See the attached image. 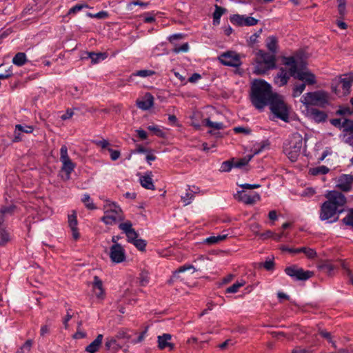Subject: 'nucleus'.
<instances>
[{"mask_svg": "<svg viewBox=\"0 0 353 353\" xmlns=\"http://www.w3.org/2000/svg\"><path fill=\"white\" fill-rule=\"evenodd\" d=\"M325 201L321 206L319 218L321 221H327L331 219L330 223L336 221L339 214L343 212V206L347 202L344 194L338 191H330L326 195Z\"/></svg>", "mask_w": 353, "mask_h": 353, "instance_id": "1", "label": "nucleus"}, {"mask_svg": "<svg viewBox=\"0 0 353 353\" xmlns=\"http://www.w3.org/2000/svg\"><path fill=\"white\" fill-rule=\"evenodd\" d=\"M275 94L270 84L264 80L256 79L251 85L250 100L257 110H262Z\"/></svg>", "mask_w": 353, "mask_h": 353, "instance_id": "2", "label": "nucleus"}, {"mask_svg": "<svg viewBox=\"0 0 353 353\" xmlns=\"http://www.w3.org/2000/svg\"><path fill=\"white\" fill-rule=\"evenodd\" d=\"M284 64L290 67V74L294 79L304 81L305 85H314L316 83L315 75L306 69V63L299 61L294 57L285 59Z\"/></svg>", "mask_w": 353, "mask_h": 353, "instance_id": "3", "label": "nucleus"}, {"mask_svg": "<svg viewBox=\"0 0 353 353\" xmlns=\"http://www.w3.org/2000/svg\"><path fill=\"white\" fill-rule=\"evenodd\" d=\"M303 139L302 135L298 132L293 133L284 143L283 151L288 159L292 161H296L303 148Z\"/></svg>", "mask_w": 353, "mask_h": 353, "instance_id": "4", "label": "nucleus"}, {"mask_svg": "<svg viewBox=\"0 0 353 353\" xmlns=\"http://www.w3.org/2000/svg\"><path fill=\"white\" fill-rule=\"evenodd\" d=\"M276 59L274 54L259 50L256 53V64L254 72L256 74H263L268 70L275 68Z\"/></svg>", "mask_w": 353, "mask_h": 353, "instance_id": "5", "label": "nucleus"}, {"mask_svg": "<svg viewBox=\"0 0 353 353\" xmlns=\"http://www.w3.org/2000/svg\"><path fill=\"white\" fill-rule=\"evenodd\" d=\"M301 102L307 106L312 105L324 108L329 104L330 96L322 90L310 92L302 96Z\"/></svg>", "mask_w": 353, "mask_h": 353, "instance_id": "6", "label": "nucleus"}, {"mask_svg": "<svg viewBox=\"0 0 353 353\" xmlns=\"http://www.w3.org/2000/svg\"><path fill=\"white\" fill-rule=\"evenodd\" d=\"M268 105H270V110L277 118L284 121L288 120V108L281 95L276 93Z\"/></svg>", "mask_w": 353, "mask_h": 353, "instance_id": "7", "label": "nucleus"}, {"mask_svg": "<svg viewBox=\"0 0 353 353\" xmlns=\"http://www.w3.org/2000/svg\"><path fill=\"white\" fill-rule=\"evenodd\" d=\"M123 220L124 216L121 208L114 203L109 204V208L101 218V221L106 225H113Z\"/></svg>", "mask_w": 353, "mask_h": 353, "instance_id": "8", "label": "nucleus"}, {"mask_svg": "<svg viewBox=\"0 0 353 353\" xmlns=\"http://www.w3.org/2000/svg\"><path fill=\"white\" fill-rule=\"evenodd\" d=\"M60 161L62 163L61 171L65 173L66 179H70L71 173L76 168V163L70 159L65 145H63L60 148Z\"/></svg>", "mask_w": 353, "mask_h": 353, "instance_id": "9", "label": "nucleus"}, {"mask_svg": "<svg viewBox=\"0 0 353 353\" xmlns=\"http://www.w3.org/2000/svg\"><path fill=\"white\" fill-rule=\"evenodd\" d=\"M14 209V205L3 206L0 209V236L4 243L9 240V234L6 230L5 221L7 216L12 215Z\"/></svg>", "mask_w": 353, "mask_h": 353, "instance_id": "10", "label": "nucleus"}, {"mask_svg": "<svg viewBox=\"0 0 353 353\" xmlns=\"http://www.w3.org/2000/svg\"><path fill=\"white\" fill-rule=\"evenodd\" d=\"M287 275L296 281H305L311 278L314 273L312 271H305L302 268H298L296 265H291L285 269Z\"/></svg>", "mask_w": 353, "mask_h": 353, "instance_id": "11", "label": "nucleus"}, {"mask_svg": "<svg viewBox=\"0 0 353 353\" xmlns=\"http://www.w3.org/2000/svg\"><path fill=\"white\" fill-rule=\"evenodd\" d=\"M220 62L227 66L239 67L241 65L239 55L233 51L223 53L219 57Z\"/></svg>", "mask_w": 353, "mask_h": 353, "instance_id": "12", "label": "nucleus"}, {"mask_svg": "<svg viewBox=\"0 0 353 353\" xmlns=\"http://www.w3.org/2000/svg\"><path fill=\"white\" fill-rule=\"evenodd\" d=\"M110 258L112 262L116 263H121L125 260V252L121 244H113L110 247Z\"/></svg>", "mask_w": 353, "mask_h": 353, "instance_id": "13", "label": "nucleus"}, {"mask_svg": "<svg viewBox=\"0 0 353 353\" xmlns=\"http://www.w3.org/2000/svg\"><path fill=\"white\" fill-rule=\"evenodd\" d=\"M119 228L125 234L128 242L132 243L138 239L139 234L132 228L131 221H127L124 223H121L119 225Z\"/></svg>", "mask_w": 353, "mask_h": 353, "instance_id": "14", "label": "nucleus"}, {"mask_svg": "<svg viewBox=\"0 0 353 353\" xmlns=\"http://www.w3.org/2000/svg\"><path fill=\"white\" fill-rule=\"evenodd\" d=\"M353 185V176L350 174H342L337 180L336 186L342 191L348 192Z\"/></svg>", "mask_w": 353, "mask_h": 353, "instance_id": "15", "label": "nucleus"}, {"mask_svg": "<svg viewBox=\"0 0 353 353\" xmlns=\"http://www.w3.org/2000/svg\"><path fill=\"white\" fill-rule=\"evenodd\" d=\"M290 77V70L288 71L285 68H281L274 78V83L279 87L283 86L288 82Z\"/></svg>", "mask_w": 353, "mask_h": 353, "instance_id": "16", "label": "nucleus"}, {"mask_svg": "<svg viewBox=\"0 0 353 353\" xmlns=\"http://www.w3.org/2000/svg\"><path fill=\"white\" fill-rule=\"evenodd\" d=\"M34 128L32 125L17 124L14 132L13 142H19L22 140L21 133L30 134Z\"/></svg>", "mask_w": 353, "mask_h": 353, "instance_id": "17", "label": "nucleus"}, {"mask_svg": "<svg viewBox=\"0 0 353 353\" xmlns=\"http://www.w3.org/2000/svg\"><path fill=\"white\" fill-rule=\"evenodd\" d=\"M237 196L239 201L246 204H253L260 199V196L258 193L254 192L250 194L246 193L244 190L239 191Z\"/></svg>", "mask_w": 353, "mask_h": 353, "instance_id": "18", "label": "nucleus"}, {"mask_svg": "<svg viewBox=\"0 0 353 353\" xmlns=\"http://www.w3.org/2000/svg\"><path fill=\"white\" fill-rule=\"evenodd\" d=\"M339 83L344 91V94L350 93V88L353 83V73L344 74L341 77Z\"/></svg>", "mask_w": 353, "mask_h": 353, "instance_id": "19", "label": "nucleus"}, {"mask_svg": "<svg viewBox=\"0 0 353 353\" xmlns=\"http://www.w3.org/2000/svg\"><path fill=\"white\" fill-rule=\"evenodd\" d=\"M93 292L98 299H103L105 294L103 288V283L101 280L97 276L94 277L93 281Z\"/></svg>", "mask_w": 353, "mask_h": 353, "instance_id": "20", "label": "nucleus"}, {"mask_svg": "<svg viewBox=\"0 0 353 353\" xmlns=\"http://www.w3.org/2000/svg\"><path fill=\"white\" fill-rule=\"evenodd\" d=\"M172 335L170 334H163L158 336V346L161 350L169 347L170 350L173 349L174 345L170 342Z\"/></svg>", "mask_w": 353, "mask_h": 353, "instance_id": "21", "label": "nucleus"}, {"mask_svg": "<svg viewBox=\"0 0 353 353\" xmlns=\"http://www.w3.org/2000/svg\"><path fill=\"white\" fill-rule=\"evenodd\" d=\"M154 104V97L150 94H147L141 101H137L139 108L143 110H149Z\"/></svg>", "mask_w": 353, "mask_h": 353, "instance_id": "22", "label": "nucleus"}, {"mask_svg": "<svg viewBox=\"0 0 353 353\" xmlns=\"http://www.w3.org/2000/svg\"><path fill=\"white\" fill-rule=\"evenodd\" d=\"M103 339V334H98L97 338L85 347V351L89 353H96L99 350Z\"/></svg>", "mask_w": 353, "mask_h": 353, "instance_id": "23", "label": "nucleus"}, {"mask_svg": "<svg viewBox=\"0 0 353 353\" xmlns=\"http://www.w3.org/2000/svg\"><path fill=\"white\" fill-rule=\"evenodd\" d=\"M140 183L145 189L154 190V185L153 183L152 173H146L145 175L140 176Z\"/></svg>", "mask_w": 353, "mask_h": 353, "instance_id": "24", "label": "nucleus"}, {"mask_svg": "<svg viewBox=\"0 0 353 353\" xmlns=\"http://www.w3.org/2000/svg\"><path fill=\"white\" fill-rule=\"evenodd\" d=\"M310 114L313 120L319 123L325 121L327 118V114L324 112L316 108H311L310 110Z\"/></svg>", "mask_w": 353, "mask_h": 353, "instance_id": "25", "label": "nucleus"}, {"mask_svg": "<svg viewBox=\"0 0 353 353\" xmlns=\"http://www.w3.org/2000/svg\"><path fill=\"white\" fill-rule=\"evenodd\" d=\"M193 269L194 270H195V268L193 265H188V264H185L181 267H179L177 270H176L174 272H173V274L172 276V277L170 278V279L168 281V283L170 284L172 283L174 281H176V279H178L179 278V273H182V272H184L187 270H192Z\"/></svg>", "mask_w": 353, "mask_h": 353, "instance_id": "26", "label": "nucleus"}, {"mask_svg": "<svg viewBox=\"0 0 353 353\" xmlns=\"http://www.w3.org/2000/svg\"><path fill=\"white\" fill-rule=\"evenodd\" d=\"M105 347L106 350L113 351H118L121 348V345L118 343L117 339L114 337L106 338Z\"/></svg>", "mask_w": 353, "mask_h": 353, "instance_id": "27", "label": "nucleus"}, {"mask_svg": "<svg viewBox=\"0 0 353 353\" xmlns=\"http://www.w3.org/2000/svg\"><path fill=\"white\" fill-rule=\"evenodd\" d=\"M88 58L91 59V62L92 64H97L99 63L101 61L105 59L108 57L107 54L105 52H99L96 53L94 52H87Z\"/></svg>", "mask_w": 353, "mask_h": 353, "instance_id": "28", "label": "nucleus"}, {"mask_svg": "<svg viewBox=\"0 0 353 353\" xmlns=\"http://www.w3.org/2000/svg\"><path fill=\"white\" fill-rule=\"evenodd\" d=\"M192 192H193L192 191L191 186H188L185 194L181 196V199L184 203L185 205L190 204L194 199V195Z\"/></svg>", "mask_w": 353, "mask_h": 353, "instance_id": "29", "label": "nucleus"}, {"mask_svg": "<svg viewBox=\"0 0 353 353\" xmlns=\"http://www.w3.org/2000/svg\"><path fill=\"white\" fill-rule=\"evenodd\" d=\"M299 253L303 252L307 259H313L317 256V253L316 250L313 248H307V247H301L299 248Z\"/></svg>", "mask_w": 353, "mask_h": 353, "instance_id": "30", "label": "nucleus"}, {"mask_svg": "<svg viewBox=\"0 0 353 353\" xmlns=\"http://www.w3.org/2000/svg\"><path fill=\"white\" fill-rule=\"evenodd\" d=\"M27 62L26 54L23 52H18L12 59V63L17 65L21 66Z\"/></svg>", "mask_w": 353, "mask_h": 353, "instance_id": "31", "label": "nucleus"}, {"mask_svg": "<svg viewBox=\"0 0 353 353\" xmlns=\"http://www.w3.org/2000/svg\"><path fill=\"white\" fill-rule=\"evenodd\" d=\"M266 46L273 54H275L277 49V39L275 37L271 36L267 39Z\"/></svg>", "mask_w": 353, "mask_h": 353, "instance_id": "32", "label": "nucleus"}, {"mask_svg": "<svg viewBox=\"0 0 353 353\" xmlns=\"http://www.w3.org/2000/svg\"><path fill=\"white\" fill-rule=\"evenodd\" d=\"M252 158L253 155L248 154L244 157L243 158H241L236 161H234V168H242L243 167L248 165Z\"/></svg>", "mask_w": 353, "mask_h": 353, "instance_id": "33", "label": "nucleus"}, {"mask_svg": "<svg viewBox=\"0 0 353 353\" xmlns=\"http://www.w3.org/2000/svg\"><path fill=\"white\" fill-rule=\"evenodd\" d=\"M203 122L206 126L214 130H221L225 127L222 122H213L209 118L205 119Z\"/></svg>", "mask_w": 353, "mask_h": 353, "instance_id": "34", "label": "nucleus"}, {"mask_svg": "<svg viewBox=\"0 0 353 353\" xmlns=\"http://www.w3.org/2000/svg\"><path fill=\"white\" fill-rule=\"evenodd\" d=\"M245 15L234 14L230 17V21L234 25L242 26H245Z\"/></svg>", "mask_w": 353, "mask_h": 353, "instance_id": "35", "label": "nucleus"}, {"mask_svg": "<svg viewBox=\"0 0 353 353\" xmlns=\"http://www.w3.org/2000/svg\"><path fill=\"white\" fill-rule=\"evenodd\" d=\"M3 65H0V79H6L12 75V66L4 69Z\"/></svg>", "mask_w": 353, "mask_h": 353, "instance_id": "36", "label": "nucleus"}, {"mask_svg": "<svg viewBox=\"0 0 353 353\" xmlns=\"http://www.w3.org/2000/svg\"><path fill=\"white\" fill-rule=\"evenodd\" d=\"M81 201L84 203L85 206L89 210L96 209V206L94 205L92 200L91 199L90 195L87 193L84 194L81 198Z\"/></svg>", "mask_w": 353, "mask_h": 353, "instance_id": "37", "label": "nucleus"}, {"mask_svg": "<svg viewBox=\"0 0 353 353\" xmlns=\"http://www.w3.org/2000/svg\"><path fill=\"white\" fill-rule=\"evenodd\" d=\"M329 168L325 165L313 168L310 170V173L312 175L325 174L329 172Z\"/></svg>", "mask_w": 353, "mask_h": 353, "instance_id": "38", "label": "nucleus"}, {"mask_svg": "<svg viewBox=\"0 0 353 353\" xmlns=\"http://www.w3.org/2000/svg\"><path fill=\"white\" fill-rule=\"evenodd\" d=\"M227 237V234H222V235H218V236H212L210 237H208L205 242L208 244H215L221 241H223Z\"/></svg>", "mask_w": 353, "mask_h": 353, "instance_id": "39", "label": "nucleus"}, {"mask_svg": "<svg viewBox=\"0 0 353 353\" xmlns=\"http://www.w3.org/2000/svg\"><path fill=\"white\" fill-rule=\"evenodd\" d=\"M305 83H300L294 85L292 91V97L296 98L299 97L305 89Z\"/></svg>", "mask_w": 353, "mask_h": 353, "instance_id": "40", "label": "nucleus"}, {"mask_svg": "<svg viewBox=\"0 0 353 353\" xmlns=\"http://www.w3.org/2000/svg\"><path fill=\"white\" fill-rule=\"evenodd\" d=\"M245 284L244 281H237L226 289L227 293H236L241 287Z\"/></svg>", "mask_w": 353, "mask_h": 353, "instance_id": "41", "label": "nucleus"}, {"mask_svg": "<svg viewBox=\"0 0 353 353\" xmlns=\"http://www.w3.org/2000/svg\"><path fill=\"white\" fill-rule=\"evenodd\" d=\"M155 71L152 70H140L133 73V75L138 76L142 78H145L148 77L152 76L155 74Z\"/></svg>", "mask_w": 353, "mask_h": 353, "instance_id": "42", "label": "nucleus"}, {"mask_svg": "<svg viewBox=\"0 0 353 353\" xmlns=\"http://www.w3.org/2000/svg\"><path fill=\"white\" fill-rule=\"evenodd\" d=\"M32 345V341L31 339L27 340L25 343L20 347L17 353H28L30 351Z\"/></svg>", "mask_w": 353, "mask_h": 353, "instance_id": "43", "label": "nucleus"}, {"mask_svg": "<svg viewBox=\"0 0 353 353\" xmlns=\"http://www.w3.org/2000/svg\"><path fill=\"white\" fill-rule=\"evenodd\" d=\"M338 3V11L341 17H343L346 14V1L345 0H336Z\"/></svg>", "mask_w": 353, "mask_h": 353, "instance_id": "44", "label": "nucleus"}, {"mask_svg": "<svg viewBox=\"0 0 353 353\" xmlns=\"http://www.w3.org/2000/svg\"><path fill=\"white\" fill-rule=\"evenodd\" d=\"M68 222L70 229L77 228L78 222L77 219V215L74 212L72 214L68 215Z\"/></svg>", "mask_w": 353, "mask_h": 353, "instance_id": "45", "label": "nucleus"}, {"mask_svg": "<svg viewBox=\"0 0 353 353\" xmlns=\"http://www.w3.org/2000/svg\"><path fill=\"white\" fill-rule=\"evenodd\" d=\"M343 222L353 228V209L349 210L347 214L343 219Z\"/></svg>", "mask_w": 353, "mask_h": 353, "instance_id": "46", "label": "nucleus"}, {"mask_svg": "<svg viewBox=\"0 0 353 353\" xmlns=\"http://www.w3.org/2000/svg\"><path fill=\"white\" fill-rule=\"evenodd\" d=\"M84 8H88V5L86 3L84 4H77L74 6L72 7L68 12V15L74 14L78 12L81 11Z\"/></svg>", "mask_w": 353, "mask_h": 353, "instance_id": "47", "label": "nucleus"}, {"mask_svg": "<svg viewBox=\"0 0 353 353\" xmlns=\"http://www.w3.org/2000/svg\"><path fill=\"white\" fill-rule=\"evenodd\" d=\"M353 113V108L349 106H342L336 111V114L339 115H350Z\"/></svg>", "mask_w": 353, "mask_h": 353, "instance_id": "48", "label": "nucleus"}, {"mask_svg": "<svg viewBox=\"0 0 353 353\" xmlns=\"http://www.w3.org/2000/svg\"><path fill=\"white\" fill-rule=\"evenodd\" d=\"M232 168H234L233 161H225L221 163L220 171L230 172Z\"/></svg>", "mask_w": 353, "mask_h": 353, "instance_id": "49", "label": "nucleus"}, {"mask_svg": "<svg viewBox=\"0 0 353 353\" xmlns=\"http://www.w3.org/2000/svg\"><path fill=\"white\" fill-rule=\"evenodd\" d=\"M319 268L327 274H330L334 270V266L330 263H325L320 265Z\"/></svg>", "mask_w": 353, "mask_h": 353, "instance_id": "50", "label": "nucleus"}, {"mask_svg": "<svg viewBox=\"0 0 353 353\" xmlns=\"http://www.w3.org/2000/svg\"><path fill=\"white\" fill-rule=\"evenodd\" d=\"M139 282L142 286H145L149 283V276L148 273L147 272H141V273L139 275Z\"/></svg>", "mask_w": 353, "mask_h": 353, "instance_id": "51", "label": "nucleus"}, {"mask_svg": "<svg viewBox=\"0 0 353 353\" xmlns=\"http://www.w3.org/2000/svg\"><path fill=\"white\" fill-rule=\"evenodd\" d=\"M132 244L139 250H144L146 246V241L141 239H137Z\"/></svg>", "mask_w": 353, "mask_h": 353, "instance_id": "52", "label": "nucleus"}, {"mask_svg": "<svg viewBox=\"0 0 353 353\" xmlns=\"http://www.w3.org/2000/svg\"><path fill=\"white\" fill-rule=\"evenodd\" d=\"M343 127L345 132H350V134H353V122L351 120L345 119Z\"/></svg>", "mask_w": 353, "mask_h": 353, "instance_id": "53", "label": "nucleus"}, {"mask_svg": "<svg viewBox=\"0 0 353 353\" xmlns=\"http://www.w3.org/2000/svg\"><path fill=\"white\" fill-rule=\"evenodd\" d=\"M226 9L224 8H222L218 5H215V10L213 13V17H215L216 19H218V17L221 18V16L226 12Z\"/></svg>", "mask_w": 353, "mask_h": 353, "instance_id": "54", "label": "nucleus"}, {"mask_svg": "<svg viewBox=\"0 0 353 353\" xmlns=\"http://www.w3.org/2000/svg\"><path fill=\"white\" fill-rule=\"evenodd\" d=\"M319 334L321 335L323 338L326 339L329 343L332 342L333 340V336L331 334V332H329L324 330H319Z\"/></svg>", "mask_w": 353, "mask_h": 353, "instance_id": "55", "label": "nucleus"}, {"mask_svg": "<svg viewBox=\"0 0 353 353\" xmlns=\"http://www.w3.org/2000/svg\"><path fill=\"white\" fill-rule=\"evenodd\" d=\"M189 50V44L188 43H185L180 46H175L173 49V52L175 53H179L181 52H186Z\"/></svg>", "mask_w": 353, "mask_h": 353, "instance_id": "56", "label": "nucleus"}, {"mask_svg": "<svg viewBox=\"0 0 353 353\" xmlns=\"http://www.w3.org/2000/svg\"><path fill=\"white\" fill-rule=\"evenodd\" d=\"M261 265L267 270L271 271L274 268V263L273 260L265 261Z\"/></svg>", "mask_w": 353, "mask_h": 353, "instance_id": "57", "label": "nucleus"}, {"mask_svg": "<svg viewBox=\"0 0 353 353\" xmlns=\"http://www.w3.org/2000/svg\"><path fill=\"white\" fill-rule=\"evenodd\" d=\"M316 193V191L312 188H307L301 192V195L302 196H312Z\"/></svg>", "mask_w": 353, "mask_h": 353, "instance_id": "58", "label": "nucleus"}, {"mask_svg": "<svg viewBox=\"0 0 353 353\" xmlns=\"http://www.w3.org/2000/svg\"><path fill=\"white\" fill-rule=\"evenodd\" d=\"M245 19L244 21H245V26H254V25L257 24V23H258V20L256 19L254 17H246L245 16Z\"/></svg>", "mask_w": 353, "mask_h": 353, "instance_id": "59", "label": "nucleus"}, {"mask_svg": "<svg viewBox=\"0 0 353 353\" xmlns=\"http://www.w3.org/2000/svg\"><path fill=\"white\" fill-rule=\"evenodd\" d=\"M147 331H148V328L146 327L141 333H140V334L139 335V336L137 337V339L132 340V343H141V341H143L145 337Z\"/></svg>", "mask_w": 353, "mask_h": 353, "instance_id": "60", "label": "nucleus"}, {"mask_svg": "<svg viewBox=\"0 0 353 353\" xmlns=\"http://www.w3.org/2000/svg\"><path fill=\"white\" fill-rule=\"evenodd\" d=\"M108 151L110 153V158L112 161L117 160L121 155V153L119 150H114L112 148H108Z\"/></svg>", "mask_w": 353, "mask_h": 353, "instance_id": "61", "label": "nucleus"}, {"mask_svg": "<svg viewBox=\"0 0 353 353\" xmlns=\"http://www.w3.org/2000/svg\"><path fill=\"white\" fill-rule=\"evenodd\" d=\"M148 129L150 131L153 132L157 136H159V137H162L163 136L162 130H160L157 125H149L148 127Z\"/></svg>", "mask_w": 353, "mask_h": 353, "instance_id": "62", "label": "nucleus"}, {"mask_svg": "<svg viewBox=\"0 0 353 353\" xmlns=\"http://www.w3.org/2000/svg\"><path fill=\"white\" fill-rule=\"evenodd\" d=\"M344 142L353 147V133L348 135H344Z\"/></svg>", "mask_w": 353, "mask_h": 353, "instance_id": "63", "label": "nucleus"}, {"mask_svg": "<svg viewBox=\"0 0 353 353\" xmlns=\"http://www.w3.org/2000/svg\"><path fill=\"white\" fill-rule=\"evenodd\" d=\"M311 351L309 349L301 347H296L294 348L291 353H310Z\"/></svg>", "mask_w": 353, "mask_h": 353, "instance_id": "64", "label": "nucleus"}]
</instances>
